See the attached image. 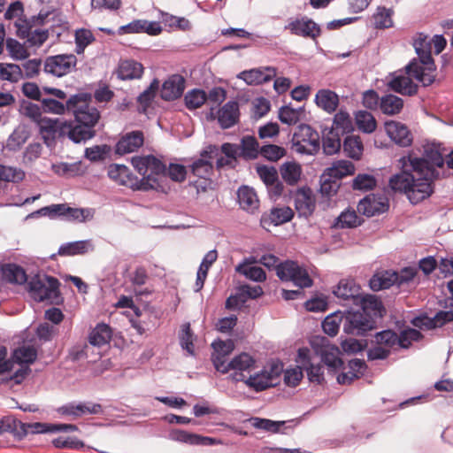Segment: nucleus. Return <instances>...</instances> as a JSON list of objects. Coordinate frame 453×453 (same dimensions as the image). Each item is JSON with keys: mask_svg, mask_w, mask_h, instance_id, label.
Listing matches in <instances>:
<instances>
[{"mask_svg": "<svg viewBox=\"0 0 453 453\" xmlns=\"http://www.w3.org/2000/svg\"><path fill=\"white\" fill-rule=\"evenodd\" d=\"M442 165L443 156L434 148L426 149L422 157H403V170L389 179V187L418 204L433 194L434 181L439 178L437 168Z\"/></svg>", "mask_w": 453, "mask_h": 453, "instance_id": "f257e3e1", "label": "nucleus"}, {"mask_svg": "<svg viewBox=\"0 0 453 453\" xmlns=\"http://www.w3.org/2000/svg\"><path fill=\"white\" fill-rule=\"evenodd\" d=\"M91 111L92 112L76 111L74 121L44 117L38 128L46 146L53 147L57 140L62 141L65 138L74 143L86 142L92 139L96 134L95 127L100 119V112L97 109Z\"/></svg>", "mask_w": 453, "mask_h": 453, "instance_id": "f03ea898", "label": "nucleus"}, {"mask_svg": "<svg viewBox=\"0 0 453 453\" xmlns=\"http://www.w3.org/2000/svg\"><path fill=\"white\" fill-rule=\"evenodd\" d=\"M414 47L418 58H412L405 66L406 73L424 87L430 86L436 77V65L431 55L430 47L424 45V42H416Z\"/></svg>", "mask_w": 453, "mask_h": 453, "instance_id": "7ed1b4c3", "label": "nucleus"}, {"mask_svg": "<svg viewBox=\"0 0 453 453\" xmlns=\"http://www.w3.org/2000/svg\"><path fill=\"white\" fill-rule=\"evenodd\" d=\"M91 98V94L83 92L70 96L65 102L51 96L42 97L40 102L43 112L62 115L68 111L73 112L75 117V112L78 111L92 112L90 110L97 109L90 105Z\"/></svg>", "mask_w": 453, "mask_h": 453, "instance_id": "20e7f679", "label": "nucleus"}, {"mask_svg": "<svg viewBox=\"0 0 453 453\" xmlns=\"http://www.w3.org/2000/svg\"><path fill=\"white\" fill-rule=\"evenodd\" d=\"M293 150L303 155H315L320 150V134L308 124L296 127L292 136Z\"/></svg>", "mask_w": 453, "mask_h": 453, "instance_id": "39448f33", "label": "nucleus"}, {"mask_svg": "<svg viewBox=\"0 0 453 453\" xmlns=\"http://www.w3.org/2000/svg\"><path fill=\"white\" fill-rule=\"evenodd\" d=\"M59 280L50 275L35 276L29 282V292L36 302L54 303L60 298Z\"/></svg>", "mask_w": 453, "mask_h": 453, "instance_id": "423d86ee", "label": "nucleus"}, {"mask_svg": "<svg viewBox=\"0 0 453 453\" xmlns=\"http://www.w3.org/2000/svg\"><path fill=\"white\" fill-rule=\"evenodd\" d=\"M277 276L283 281H292L300 288H310L313 284L307 270L292 260H287L278 266Z\"/></svg>", "mask_w": 453, "mask_h": 453, "instance_id": "0eeeda50", "label": "nucleus"}, {"mask_svg": "<svg viewBox=\"0 0 453 453\" xmlns=\"http://www.w3.org/2000/svg\"><path fill=\"white\" fill-rule=\"evenodd\" d=\"M56 411L62 417L74 420L85 415L103 414L104 409L100 403H93L90 401H73L58 407Z\"/></svg>", "mask_w": 453, "mask_h": 453, "instance_id": "6e6552de", "label": "nucleus"}, {"mask_svg": "<svg viewBox=\"0 0 453 453\" xmlns=\"http://www.w3.org/2000/svg\"><path fill=\"white\" fill-rule=\"evenodd\" d=\"M76 65L77 58L72 53L49 56L44 60V72L62 77L75 70Z\"/></svg>", "mask_w": 453, "mask_h": 453, "instance_id": "1a4fd4ad", "label": "nucleus"}, {"mask_svg": "<svg viewBox=\"0 0 453 453\" xmlns=\"http://www.w3.org/2000/svg\"><path fill=\"white\" fill-rule=\"evenodd\" d=\"M375 326L371 319L358 311H348L343 314V332L347 334L364 336Z\"/></svg>", "mask_w": 453, "mask_h": 453, "instance_id": "9d476101", "label": "nucleus"}, {"mask_svg": "<svg viewBox=\"0 0 453 453\" xmlns=\"http://www.w3.org/2000/svg\"><path fill=\"white\" fill-rule=\"evenodd\" d=\"M285 29L288 30L291 35L309 38L313 41L321 35L319 25L307 16L289 19L288 23L285 26Z\"/></svg>", "mask_w": 453, "mask_h": 453, "instance_id": "9b49d317", "label": "nucleus"}, {"mask_svg": "<svg viewBox=\"0 0 453 453\" xmlns=\"http://www.w3.org/2000/svg\"><path fill=\"white\" fill-rule=\"evenodd\" d=\"M230 379L235 382H241L255 369L256 360L249 353L242 352L234 356L229 362Z\"/></svg>", "mask_w": 453, "mask_h": 453, "instance_id": "f8f14e48", "label": "nucleus"}, {"mask_svg": "<svg viewBox=\"0 0 453 453\" xmlns=\"http://www.w3.org/2000/svg\"><path fill=\"white\" fill-rule=\"evenodd\" d=\"M412 76L403 70L390 73L387 79V85L389 89L403 96H411L418 93V87L412 81Z\"/></svg>", "mask_w": 453, "mask_h": 453, "instance_id": "ddd939ff", "label": "nucleus"}, {"mask_svg": "<svg viewBox=\"0 0 453 453\" xmlns=\"http://www.w3.org/2000/svg\"><path fill=\"white\" fill-rule=\"evenodd\" d=\"M353 305L358 306L359 310L357 311L365 314L367 319H371L375 326L378 319H381L386 312L382 302L374 295L364 296L361 293Z\"/></svg>", "mask_w": 453, "mask_h": 453, "instance_id": "4468645a", "label": "nucleus"}, {"mask_svg": "<svg viewBox=\"0 0 453 453\" xmlns=\"http://www.w3.org/2000/svg\"><path fill=\"white\" fill-rule=\"evenodd\" d=\"M389 208L388 199L381 194H369L357 203L358 213L372 217L387 211Z\"/></svg>", "mask_w": 453, "mask_h": 453, "instance_id": "2eb2a0df", "label": "nucleus"}, {"mask_svg": "<svg viewBox=\"0 0 453 453\" xmlns=\"http://www.w3.org/2000/svg\"><path fill=\"white\" fill-rule=\"evenodd\" d=\"M361 287L353 279L341 280L333 294L343 305L353 304L361 294Z\"/></svg>", "mask_w": 453, "mask_h": 453, "instance_id": "dca6fc26", "label": "nucleus"}, {"mask_svg": "<svg viewBox=\"0 0 453 453\" xmlns=\"http://www.w3.org/2000/svg\"><path fill=\"white\" fill-rule=\"evenodd\" d=\"M400 276L397 273L391 270L376 272L369 280V286L373 291L389 288L395 283L401 284L402 281H408L413 278V273L409 277Z\"/></svg>", "mask_w": 453, "mask_h": 453, "instance_id": "f3484780", "label": "nucleus"}, {"mask_svg": "<svg viewBox=\"0 0 453 453\" xmlns=\"http://www.w3.org/2000/svg\"><path fill=\"white\" fill-rule=\"evenodd\" d=\"M274 375H279L278 367H273L271 372H267L264 369L254 374L250 372L242 382L255 391L260 392L274 386L273 382Z\"/></svg>", "mask_w": 453, "mask_h": 453, "instance_id": "a211bd4d", "label": "nucleus"}, {"mask_svg": "<svg viewBox=\"0 0 453 453\" xmlns=\"http://www.w3.org/2000/svg\"><path fill=\"white\" fill-rule=\"evenodd\" d=\"M144 142L143 132L135 130L123 135L115 146V152L119 155L133 153L140 149Z\"/></svg>", "mask_w": 453, "mask_h": 453, "instance_id": "6ab92c4d", "label": "nucleus"}, {"mask_svg": "<svg viewBox=\"0 0 453 453\" xmlns=\"http://www.w3.org/2000/svg\"><path fill=\"white\" fill-rule=\"evenodd\" d=\"M184 89V77L180 74H173L164 81L160 96L165 101H173L182 96Z\"/></svg>", "mask_w": 453, "mask_h": 453, "instance_id": "aec40b11", "label": "nucleus"}, {"mask_svg": "<svg viewBox=\"0 0 453 453\" xmlns=\"http://www.w3.org/2000/svg\"><path fill=\"white\" fill-rule=\"evenodd\" d=\"M294 203L299 216L310 217L316 207L315 200L310 188H297L294 193Z\"/></svg>", "mask_w": 453, "mask_h": 453, "instance_id": "412c9836", "label": "nucleus"}, {"mask_svg": "<svg viewBox=\"0 0 453 453\" xmlns=\"http://www.w3.org/2000/svg\"><path fill=\"white\" fill-rule=\"evenodd\" d=\"M294 211L288 206L273 207L268 212H264L260 218V225L266 228L270 226H280L290 221Z\"/></svg>", "mask_w": 453, "mask_h": 453, "instance_id": "4be33fe9", "label": "nucleus"}, {"mask_svg": "<svg viewBox=\"0 0 453 453\" xmlns=\"http://www.w3.org/2000/svg\"><path fill=\"white\" fill-rule=\"evenodd\" d=\"M385 129L389 138L401 147H408L412 143V134L408 127L397 121L385 123Z\"/></svg>", "mask_w": 453, "mask_h": 453, "instance_id": "5701e85b", "label": "nucleus"}, {"mask_svg": "<svg viewBox=\"0 0 453 453\" xmlns=\"http://www.w3.org/2000/svg\"><path fill=\"white\" fill-rule=\"evenodd\" d=\"M240 109L236 101L226 102L218 111V122L221 128L227 129L239 122Z\"/></svg>", "mask_w": 453, "mask_h": 453, "instance_id": "b1692460", "label": "nucleus"}, {"mask_svg": "<svg viewBox=\"0 0 453 453\" xmlns=\"http://www.w3.org/2000/svg\"><path fill=\"white\" fill-rule=\"evenodd\" d=\"M342 134L335 128H329L324 126L321 129V143L323 152L327 156H332L340 151L342 147L341 136Z\"/></svg>", "mask_w": 453, "mask_h": 453, "instance_id": "393cba45", "label": "nucleus"}, {"mask_svg": "<svg viewBox=\"0 0 453 453\" xmlns=\"http://www.w3.org/2000/svg\"><path fill=\"white\" fill-rule=\"evenodd\" d=\"M321 357V362L327 366L329 372L335 373L343 365V361L339 357V348L331 344H322L317 350Z\"/></svg>", "mask_w": 453, "mask_h": 453, "instance_id": "a878e982", "label": "nucleus"}, {"mask_svg": "<svg viewBox=\"0 0 453 453\" xmlns=\"http://www.w3.org/2000/svg\"><path fill=\"white\" fill-rule=\"evenodd\" d=\"M237 201L243 211L255 214L259 209V200L253 188L242 186L237 191Z\"/></svg>", "mask_w": 453, "mask_h": 453, "instance_id": "bb28decb", "label": "nucleus"}, {"mask_svg": "<svg viewBox=\"0 0 453 453\" xmlns=\"http://www.w3.org/2000/svg\"><path fill=\"white\" fill-rule=\"evenodd\" d=\"M276 76V69L265 67L264 69H251L241 73L240 78L249 85L264 84L272 81Z\"/></svg>", "mask_w": 453, "mask_h": 453, "instance_id": "cd10ccee", "label": "nucleus"}, {"mask_svg": "<svg viewBox=\"0 0 453 453\" xmlns=\"http://www.w3.org/2000/svg\"><path fill=\"white\" fill-rule=\"evenodd\" d=\"M94 250V244L91 240H81L69 242L60 245L58 255L62 257H73L85 255Z\"/></svg>", "mask_w": 453, "mask_h": 453, "instance_id": "c85d7f7f", "label": "nucleus"}, {"mask_svg": "<svg viewBox=\"0 0 453 453\" xmlns=\"http://www.w3.org/2000/svg\"><path fill=\"white\" fill-rule=\"evenodd\" d=\"M61 211L58 217L69 221L86 222L91 220L95 215L93 208H72L65 203H60Z\"/></svg>", "mask_w": 453, "mask_h": 453, "instance_id": "c756f323", "label": "nucleus"}, {"mask_svg": "<svg viewBox=\"0 0 453 453\" xmlns=\"http://www.w3.org/2000/svg\"><path fill=\"white\" fill-rule=\"evenodd\" d=\"M143 65L133 59L123 60L119 63L117 74L122 81L140 79L143 73Z\"/></svg>", "mask_w": 453, "mask_h": 453, "instance_id": "7c9ffc66", "label": "nucleus"}, {"mask_svg": "<svg viewBox=\"0 0 453 453\" xmlns=\"http://www.w3.org/2000/svg\"><path fill=\"white\" fill-rule=\"evenodd\" d=\"M315 103L327 113H333L339 105V96L331 89H319L315 96Z\"/></svg>", "mask_w": 453, "mask_h": 453, "instance_id": "2f4dec72", "label": "nucleus"}, {"mask_svg": "<svg viewBox=\"0 0 453 453\" xmlns=\"http://www.w3.org/2000/svg\"><path fill=\"white\" fill-rule=\"evenodd\" d=\"M218 253L216 250L208 251L203 257L196 273L195 283V291L199 292L204 285L207 278L208 271L211 265L217 260Z\"/></svg>", "mask_w": 453, "mask_h": 453, "instance_id": "473e14b6", "label": "nucleus"}, {"mask_svg": "<svg viewBox=\"0 0 453 453\" xmlns=\"http://www.w3.org/2000/svg\"><path fill=\"white\" fill-rule=\"evenodd\" d=\"M260 148L257 140L252 135H244L241 139L239 146V157L245 160H253L260 155Z\"/></svg>", "mask_w": 453, "mask_h": 453, "instance_id": "72a5a7b5", "label": "nucleus"}, {"mask_svg": "<svg viewBox=\"0 0 453 453\" xmlns=\"http://www.w3.org/2000/svg\"><path fill=\"white\" fill-rule=\"evenodd\" d=\"M108 176L119 185L130 187L133 185L132 178L134 174L130 169L124 165H111L108 169Z\"/></svg>", "mask_w": 453, "mask_h": 453, "instance_id": "f704fd0d", "label": "nucleus"}, {"mask_svg": "<svg viewBox=\"0 0 453 453\" xmlns=\"http://www.w3.org/2000/svg\"><path fill=\"white\" fill-rule=\"evenodd\" d=\"M42 105L40 106L25 99L20 101L19 108V114L35 123L37 127H39L44 119V117H42Z\"/></svg>", "mask_w": 453, "mask_h": 453, "instance_id": "c9c22d12", "label": "nucleus"}, {"mask_svg": "<svg viewBox=\"0 0 453 453\" xmlns=\"http://www.w3.org/2000/svg\"><path fill=\"white\" fill-rule=\"evenodd\" d=\"M142 179H138L137 176L134 175L132 178L133 185L129 188L133 190H140V191H149V190H156L164 192V186L159 180L155 179L153 176H150L148 174L142 175Z\"/></svg>", "mask_w": 453, "mask_h": 453, "instance_id": "e433bc0d", "label": "nucleus"}, {"mask_svg": "<svg viewBox=\"0 0 453 453\" xmlns=\"http://www.w3.org/2000/svg\"><path fill=\"white\" fill-rule=\"evenodd\" d=\"M111 338V329L105 323H100L89 333L88 342L96 347L107 344Z\"/></svg>", "mask_w": 453, "mask_h": 453, "instance_id": "4c0bfd02", "label": "nucleus"}, {"mask_svg": "<svg viewBox=\"0 0 453 453\" xmlns=\"http://www.w3.org/2000/svg\"><path fill=\"white\" fill-rule=\"evenodd\" d=\"M380 110L387 115L398 114L403 108V100L393 94H388L380 97Z\"/></svg>", "mask_w": 453, "mask_h": 453, "instance_id": "58836bf2", "label": "nucleus"}, {"mask_svg": "<svg viewBox=\"0 0 453 453\" xmlns=\"http://www.w3.org/2000/svg\"><path fill=\"white\" fill-rule=\"evenodd\" d=\"M2 273L4 278L14 284L22 285L27 280V276L22 266L17 264H6L2 267Z\"/></svg>", "mask_w": 453, "mask_h": 453, "instance_id": "ea45409f", "label": "nucleus"}, {"mask_svg": "<svg viewBox=\"0 0 453 453\" xmlns=\"http://www.w3.org/2000/svg\"><path fill=\"white\" fill-rule=\"evenodd\" d=\"M280 173L287 184L294 186L300 180L302 169L300 165L296 162H285L280 165Z\"/></svg>", "mask_w": 453, "mask_h": 453, "instance_id": "a19ab883", "label": "nucleus"}, {"mask_svg": "<svg viewBox=\"0 0 453 453\" xmlns=\"http://www.w3.org/2000/svg\"><path fill=\"white\" fill-rule=\"evenodd\" d=\"M37 357V350L34 346H22L14 349L12 359L19 365H27L33 364Z\"/></svg>", "mask_w": 453, "mask_h": 453, "instance_id": "79ce46f5", "label": "nucleus"}, {"mask_svg": "<svg viewBox=\"0 0 453 453\" xmlns=\"http://www.w3.org/2000/svg\"><path fill=\"white\" fill-rule=\"evenodd\" d=\"M342 147L346 156L350 158L359 159L363 154L364 146L359 136L347 135Z\"/></svg>", "mask_w": 453, "mask_h": 453, "instance_id": "37998d69", "label": "nucleus"}, {"mask_svg": "<svg viewBox=\"0 0 453 453\" xmlns=\"http://www.w3.org/2000/svg\"><path fill=\"white\" fill-rule=\"evenodd\" d=\"M196 338V337L190 327V324L188 322L184 323L181 326V329L179 334L180 345L182 349L186 350L188 354L192 357L196 355L194 346V341Z\"/></svg>", "mask_w": 453, "mask_h": 453, "instance_id": "c03bdc74", "label": "nucleus"}, {"mask_svg": "<svg viewBox=\"0 0 453 453\" xmlns=\"http://www.w3.org/2000/svg\"><path fill=\"white\" fill-rule=\"evenodd\" d=\"M303 111V107L292 108L289 105H283L279 109L278 117L281 123L293 126L300 120Z\"/></svg>", "mask_w": 453, "mask_h": 453, "instance_id": "a18cd8bd", "label": "nucleus"}, {"mask_svg": "<svg viewBox=\"0 0 453 453\" xmlns=\"http://www.w3.org/2000/svg\"><path fill=\"white\" fill-rule=\"evenodd\" d=\"M356 124L360 131L371 134L376 129V120L372 113L366 111H358L355 115Z\"/></svg>", "mask_w": 453, "mask_h": 453, "instance_id": "49530a36", "label": "nucleus"}, {"mask_svg": "<svg viewBox=\"0 0 453 453\" xmlns=\"http://www.w3.org/2000/svg\"><path fill=\"white\" fill-rule=\"evenodd\" d=\"M393 10L384 6H378L373 14L374 26L379 29L390 28L394 26L392 19Z\"/></svg>", "mask_w": 453, "mask_h": 453, "instance_id": "de8ad7c7", "label": "nucleus"}, {"mask_svg": "<svg viewBox=\"0 0 453 453\" xmlns=\"http://www.w3.org/2000/svg\"><path fill=\"white\" fill-rule=\"evenodd\" d=\"M23 78V73L19 65L0 63V80L18 82Z\"/></svg>", "mask_w": 453, "mask_h": 453, "instance_id": "09e8293b", "label": "nucleus"}, {"mask_svg": "<svg viewBox=\"0 0 453 453\" xmlns=\"http://www.w3.org/2000/svg\"><path fill=\"white\" fill-rule=\"evenodd\" d=\"M29 137V133L25 127H19L14 129L7 139L6 147L9 150L16 151L26 143Z\"/></svg>", "mask_w": 453, "mask_h": 453, "instance_id": "8fccbe9b", "label": "nucleus"}, {"mask_svg": "<svg viewBox=\"0 0 453 453\" xmlns=\"http://www.w3.org/2000/svg\"><path fill=\"white\" fill-rule=\"evenodd\" d=\"M342 324L343 325V314L334 312L325 318L322 322V328L325 334L334 336L338 334Z\"/></svg>", "mask_w": 453, "mask_h": 453, "instance_id": "3c124183", "label": "nucleus"}, {"mask_svg": "<svg viewBox=\"0 0 453 453\" xmlns=\"http://www.w3.org/2000/svg\"><path fill=\"white\" fill-rule=\"evenodd\" d=\"M147 164V174L153 176L162 182L163 179L166 177V165L154 155H148Z\"/></svg>", "mask_w": 453, "mask_h": 453, "instance_id": "603ef678", "label": "nucleus"}, {"mask_svg": "<svg viewBox=\"0 0 453 453\" xmlns=\"http://www.w3.org/2000/svg\"><path fill=\"white\" fill-rule=\"evenodd\" d=\"M184 100L188 110H196L206 102L207 94L203 89L194 88L186 94Z\"/></svg>", "mask_w": 453, "mask_h": 453, "instance_id": "864d4df0", "label": "nucleus"}, {"mask_svg": "<svg viewBox=\"0 0 453 453\" xmlns=\"http://www.w3.org/2000/svg\"><path fill=\"white\" fill-rule=\"evenodd\" d=\"M235 270L239 273L243 274L247 279L255 282H263L266 279L265 272L259 266H249L241 264Z\"/></svg>", "mask_w": 453, "mask_h": 453, "instance_id": "5fc2aeb1", "label": "nucleus"}, {"mask_svg": "<svg viewBox=\"0 0 453 453\" xmlns=\"http://www.w3.org/2000/svg\"><path fill=\"white\" fill-rule=\"evenodd\" d=\"M52 445L56 449H68L81 450L85 447L84 442L75 436H59L52 440Z\"/></svg>", "mask_w": 453, "mask_h": 453, "instance_id": "6e6d98bb", "label": "nucleus"}, {"mask_svg": "<svg viewBox=\"0 0 453 453\" xmlns=\"http://www.w3.org/2000/svg\"><path fill=\"white\" fill-rule=\"evenodd\" d=\"M6 50L13 60H24L29 55L23 44L11 37L6 39Z\"/></svg>", "mask_w": 453, "mask_h": 453, "instance_id": "4d7b16f0", "label": "nucleus"}, {"mask_svg": "<svg viewBox=\"0 0 453 453\" xmlns=\"http://www.w3.org/2000/svg\"><path fill=\"white\" fill-rule=\"evenodd\" d=\"M329 128H335L343 134L352 129V120L349 114L342 110H340L334 117L333 124Z\"/></svg>", "mask_w": 453, "mask_h": 453, "instance_id": "13d9d810", "label": "nucleus"}, {"mask_svg": "<svg viewBox=\"0 0 453 453\" xmlns=\"http://www.w3.org/2000/svg\"><path fill=\"white\" fill-rule=\"evenodd\" d=\"M96 40L93 33L86 28H81L75 32V46L76 53L81 54L84 51L85 48L91 44Z\"/></svg>", "mask_w": 453, "mask_h": 453, "instance_id": "bf43d9fd", "label": "nucleus"}, {"mask_svg": "<svg viewBox=\"0 0 453 453\" xmlns=\"http://www.w3.org/2000/svg\"><path fill=\"white\" fill-rule=\"evenodd\" d=\"M191 173L199 178H208L213 170V165L211 161L206 158H198L195 160L190 165Z\"/></svg>", "mask_w": 453, "mask_h": 453, "instance_id": "052dcab7", "label": "nucleus"}, {"mask_svg": "<svg viewBox=\"0 0 453 453\" xmlns=\"http://www.w3.org/2000/svg\"><path fill=\"white\" fill-rule=\"evenodd\" d=\"M260 155L268 161L276 162L286 155V150L276 144H266L261 146Z\"/></svg>", "mask_w": 453, "mask_h": 453, "instance_id": "680f3d73", "label": "nucleus"}, {"mask_svg": "<svg viewBox=\"0 0 453 453\" xmlns=\"http://www.w3.org/2000/svg\"><path fill=\"white\" fill-rule=\"evenodd\" d=\"M374 340L377 345H382L391 349L397 344V334L391 329L382 330L375 334Z\"/></svg>", "mask_w": 453, "mask_h": 453, "instance_id": "e2e57ef3", "label": "nucleus"}, {"mask_svg": "<svg viewBox=\"0 0 453 453\" xmlns=\"http://www.w3.org/2000/svg\"><path fill=\"white\" fill-rule=\"evenodd\" d=\"M421 337V333L415 328H407L401 331L400 334H397V344L396 346L402 349H408L412 342L418 341Z\"/></svg>", "mask_w": 453, "mask_h": 453, "instance_id": "0e129e2a", "label": "nucleus"}, {"mask_svg": "<svg viewBox=\"0 0 453 453\" xmlns=\"http://www.w3.org/2000/svg\"><path fill=\"white\" fill-rule=\"evenodd\" d=\"M24 178L25 173L21 169L0 165V180L18 183Z\"/></svg>", "mask_w": 453, "mask_h": 453, "instance_id": "69168bd1", "label": "nucleus"}, {"mask_svg": "<svg viewBox=\"0 0 453 453\" xmlns=\"http://www.w3.org/2000/svg\"><path fill=\"white\" fill-rule=\"evenodd\" d=\"M338 225L341 227H356L359 225H361L362 219L357 214L355 210H349L347 209L346 211H342L338 219Z\"/></svg>", "mask_w": 453, "mask_h": 453, "instance_id": "338daca9", "label": "nucleus"}, {"mask_svg": "<svg viewBox=\"0 0 453 453\" xmlns=\"http://www.w3.org/2000/svg\"><path fill=\"white\" fill-rule=\"evenodd\" d=\"M163 22L165 26L172 28H177L181 31H188L191 29L189 20L184 17H177L168 13L163 15Z\"/></svg>", "mask_w": 453, "mask_h": 453, "instance_id": "774afa93", "label": "nucleus"}]
</instances>
